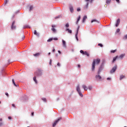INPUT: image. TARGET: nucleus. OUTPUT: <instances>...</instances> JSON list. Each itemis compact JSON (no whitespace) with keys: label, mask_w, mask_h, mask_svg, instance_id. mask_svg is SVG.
<instances>
[{"label":"nucleus","mask_w":127,"mask_h":127,"mask_svg":"<svg viewBox=\"0 0 127 127\" xmlns=\"http://www.w3.org/2000/svg\"><path fill=\"white\" fill-rule=\"evenodd\" d=\"M34 34H35V35H37V36H39V34L36 32V30H34Z\"/></svg>","instance_id":"obj_15"},{"label":"nucleus","mask_w":127,"mask_h":127,"mask_svg":"<svg viewBox=\"0 0 127 127\" xmlns=\"http://www.w3.org/2000/svg\"><path fill=\"white\" fill-rule=\"evenodd\" d=\"M0 104H1V102L0 101Z\"/></svg>","instance_id":"obj_62"},{"label":"nucleus","mask_w":127,"mask_h":127,"mask_svg":"<svg viewBox=\"0 0 127 127\" xmlns=\"http://www.w3.org/2000/svg\"><path fill=\"white\" fill-rule=\"evenodd\" d=\"M58 52L60 54H61V51H58Z\"/></svg>","instance_id":"obj_50"},{"label":"nucleus","mask_w":127,"mask_h":127,"mask_svg":"<svg viewBox=\"0 0 127 127\" xmlns=\"http://www.w3.org/2000/svg\"><path fill=\"white\" fill-rule=\"evenodd\" d=\"M127 127V126H125V127Z\"/></svg>","instance_id":"obj_64"},{"label":"nucleus","mask_w":127,"mask_h":127,"mask_svg":"<svg viewBox=\"0 0 127 127\" xmlns=\"http://www.w3.org/2000/svg\"><path fill=\"white\" fill-rule=\"evenodd\" d=\"M65 27H69V23H66V24H65Z\"/></svg>","instance_id":"obj_35"},{"label":"nucleus","mask_w":127,"mask_h":127,"mask_svg":"<svg viewBox=\"0 0 127 127\" xmlns=\"http://www.w3.org/2000/svg\"><path fill=\"white\" fill-rule=\"evenodd\" d=\"M107 80H111V78L108 77V78H107Z\"/></svg>","instance_id":"obj_55"},{"label":"nucleus","mask_w":127,"mask_h":127,"mask_svg":"<svg viewBox=\"0 0 127 127\" xmlns=\"http://www.w3.org/2000/svg\"><path fill=\"white\" fill-rule=\"evenodd\" d=\"M65 31H68V33H72V30L66 28Z\"/></svg>","instance_id":"obj_14"},{"label":"nucleus","mask_w":127,"mask_h":127,"mask_svg":"<svg viewBox=\"0 0 127 127\" xmlns=\"http://www.w3.org/2000/svg\"><path fill=\"white\" fill-rule=\"evenodd\" d=\"M100 62H101V60H100V59L93 60V63H92V68H91L92 71L95 70V67H96V65H99Z\"/></svg>","instance_id":"obj_1"},{"label":"nucleus","mask_w":127,"mask_h":127,"mask_svg":"<svg viewBox=\"0 0 127 127\" xmlns=\"http://www.w3.org/2000/svg\"><path fill=\"white\" fill-rule=\"evenodd\" d=\"M75 38L77 41H79V39L78 38V33H76L75 34Z\"/></svg>","instance_id":"obj_23"},{"label":"nucleus","mask_w":127,"mask_h":127,"mask_svg":"<svg viewBox=\"0 0 127 127\" xmlns=\"http://www.w3.org/2000/svg\"><path fill=\"white\" fill-rule=\"evenodd\" d=\"M13 85H14V86H15V87H17V86H18V84H15V82L14 83H13Z\"/></svg>","instance_id":"obj_42"},{"label":"nucleus","mask_w":127,"mask_h":127,"mask_svg":"<svg viewBox=\"0 0 127 127\" xmlns=\"http://www.w3.org/2000/svg\"><path fill=\"white\" fill-rule=\"evenodd\" d=\"M80 52L83 55H84V53H85V52H84V51H83V50H80Z\"/></svg>","instance_id":"obj_33"},{"label":"nucleus","mask_w":127,"mask_h":127,"mask_svg":"<svg viewBox=\"0 0 127 127\" xmlns=\"http://www.w3.org/2000/svg\"><path fill=\"white\" fill-rule=\"evenodd\" d=\"M101 71H102V68L100 67L98 70V74H100V73H101Z\"/></svg>","instance_id":"obj_31"},{"label":"nucleus","mask_w":127,"mask_h":127,"mask_svg":"<svg viewBox=\"0 0 127 127\" xmlns=\"http://www.w3.org/2000/svg\"><path fill=\"white\" fill-rule=\"evenodd\" d=\"M12 107H13L14 108H15V105H14V104H12Z\"/></svg>","instance_id":"obj_46"},{"label":"nucleus","mask_w":127,"mask_h":127,"mask_svg":"<svg viewBox=\"0 0 127 127\" xmlns=\"http://www.w3.org/2000/svg\"><path fill=\"white\" fill-rule=\"evenodd\" d=\"M83 55H87V56H90V54L88 53V52L85 51Z\"/></svg>","instance_id":"obj_21"},{"label":"nucleus","mask_w":127,"mask_h":127,"mask_svg":"<svg viewBox=\"0 0 127 127\" xmlns=\"http://www.w3.org/2000/svg\"><path fill=\"white\" fill-rule=\"evenodd\" d=\"M118 68V66L117 65H115L114 67L112 68V69L110 71V73L111 74H113V73H115L116 72V70Z\"/></svg>","instance_id":"obj_2"},{"label":"nucleus","mask_w":127,"mask_h":127,"mask_svg":"<svg viewBox=\"0 0 127 127\" xmlns=\"http://www.w3.org/2000/svg\"><path fill=\"white\" fill-rule=\"evenodd\" d=\"M98 46H100V47H103V45L102 44H98Z\"/></svg>","instance_id":"obj_38"},{"label":"nucleus","mask_w":127,"mask_h":127,"mask_svg":"<svg viewBox=\"0 0 127 127\" xmlns=\"http://www.w3.org/2000/svg\"><path fill=\"white\" fill-rule=\"evenodd\" d=\"M5 94L6 95V96L8 97V93H5Z\"/></svg>","instance_id":"obj_47"},{"label":"nucleus","mask_w":127,"mask_h":127,"mask_svg":"<svg viewBox=\"0 0 127 127\" xmlns=\"http://www.w3.org/2000/svg\"><path fill=\"white\" fill-rule=\"evenodd\" d=\"M78 68H80V67H81V65L78 64Z\"/></svg>","instance_id":"obj_54"},{"label":"nucleus","mask_w":127,"mask_h":127,"mask_svg":"<svg viewBox=\"0 0 127 127\" xmlns=\"http://www.w3.org/2000/svg\"><path fill=\"white\" fill-rule=\"evenodd\" d=\"M39 55H40V53H37L34 54V56H35V57H37V56H39Z\"/></svg>","instance_id":"obj_22"},{"label":"nucleus","mask_w":127,"mask_h":127,"mask_svg":"<svg viewBox=\"0 0 127 127\" xmlns=\"http://www.w3.org/2000/svg\"><path fill=\"white\" fill-rule=\"evenodd\" d=\"M53 40V38H50L49 40H47V42H51Z\"/></svg>","instance_id":"obj_24"},{"label":"nucleus","mask_w":127,"mask_h":127,"mask_svg":"<svg viewBox=\"0 0 127 127\" xmlns=\"http://www.w3.org/2000/svg\"><path fill=\"white\" fill-rule=\"evenodd\" d=\"M63 46L64 48H66V42L64 40H62Z\"/></svg>","instance_id":"obj_7"},{"label":"nucleus","mask_w":127,"mask_h":127,"mask_svg":"<svg viewBox=\"0 0 127 127\" xmlns=\"http://www.w3.org/2000/svg\"><path fill=\"white\" fill-rule=\"evenodd\" d=\"M93 0H91V1H90L91 3H92L93 2Z\"/></svg>","instance_id":"obj_58"},{"label":"nucleus","mask_w":127,"mask_h":127,"mask_svg":"<svg viewBox=\"0 0 127 127\" xmlns=\"http://www.w3.org/2000/svg\"><path fill=\"white\" fill-rule=\"evenodd\" d=\"M51 63H52V61H51V60L50 62V65H51Z\"/></svg>","instance_id":"obj_57"},{"label":"nucleus","mask_w":127,"mask_h":127,"mask_svg":"<svg viewBox=\"0 0 127 127\" xmlns=\"http://www.w3.org/2000/svg\"><path fill=\"white\" fill-rule=\"evenodd\" d=\"M61 120H62V118H60V119H59L57 121H56L53 124V127H55V126H56V125H57L58 122H59V121H60Z\"/></svg>","instance_id":"obj_4"},{"label":"nucleus","mask_w":127,"mask_h":127,"mask_svg":"<svg viewBox=\"0 0 127 127\" xmlns=\"http://www.w3.org/2000/svg\"><path fill=\"white\" fill-rule=\"evenodd\" d=\"M13 84H14L15 82H14V79H12Z\"/></svg>","instance_id":"obj_45"},{"label":"nucleus","mask_w":127,"mask_h":127,"mask_svg":"<svg viewBox=\"0 0 127 127\" xmlns=\"http://www.w3.org/2000/svg\"><path fill=\"white\" fill-rule=\"evenodd\" d=\"M120 30H120L119 28H118V29H117L116 32H117V33H119V32H120Z\"/></svg>","instance_id":"obj_32"},{"label":"nucleus","mask_w":127,"mask_h":127,"mask_svg":"<svg viewBox=\"0 0 127 127\" xmlns=\"http://www.w3.org/2000/svg\"><path fill=\"white\" fill-rule=\"evenodd\" d=\"M1 121H2V119L0 118V122H1Z\"/></svg>","instance_id":"obj_59"},{"label":"nucleus","mask_w":127,"mask_h":127,"mask_svg":"<svg viewBox=\"0 0 127 127\" xmlns=\"http://www.w3.org/2000/svg\"><path fill=\"white\" fill-rule=\"evenodd\" d=\"M24 38H25V36H24V35H23L22 38H20V40H23Z\"/></svg>","instance_id":"obj_27"},{"label":"nucleus","mask_w":127,"mask_h":127,"mask_svg":"<svg viewBox=\"0 0 127 127\" xmlns=\"http://www.w3.org/2000/svg\"><path fill=\"white\" fill-rule=\"evenodd\" d=\"M116 1L118 3H120V0H116Z\"/></svg>","instance_id":"obj_51"},{"label":"nucleus","mask_w":127,"mask_h":127,"mask_svg":"<svg viewBox=\"0 0 127 127\" xmlns=\"http://www.w3.org/2000/svg\"><path fill=\"white\" fill-rule=\"evenodd\" d=\"M78 94L80 96V97H83V94H82V92H81V91L78 92Z\"/></svg>","instance_id":"obj_26"},{"label":"nucleus","mask_w":127,"mask_h":127,"mask_svg":"<svg viewBox=\"0 0 127 127\" xmlns=\"http://www.w3.org/2000/svg\"><path fill=\"white\" fill-rule=\"evenodd\" d=\"M52 31H53V32H56V29H55V28H54V27H56V26L52 25Z\"/></svg>","instance_id":"obj_8"},{"label":"nucleus","mask_w":127,"mask_h":127,"mask_svg":"<svg viewBox=\"0 0 127 127\" xmlns=\"http://www.w3.org/2000/svg\"><path fill=\"white\" fill-rule=\"evenodd\" d=\"M31 115H32V116H34V112L32 113Z\"/></svg>","instance_id":"obj_53"},{"label":"nucleus","mask_w":127,"mask_h":127,"mask_svg":"<svg viewBox=\"0 0 127 127\" xmlns=\"http://www.w3.org/2000/svg\"><path fill=\"white\" fill-rule=\"evenodd\" d=\"M79 27H78V28H77V29L76 33H77V34H78V33H79Z\"/></svg>","instance_id":"obj_34"},{"label":"nucleus","mask_w":127,"mask_h":127,"mask_svg":"<svg viewBox=\"0 0 127 127\" xmlns=\"http://www.w3.org/2000/svg\"><path fill=\"white\" fill-rule=\"evenodd\" d=\"M7 2H8V1L7 0H5V1H4V4H6Z\"/></svg>","instance_id":"obj_36"},{"label":"nucleus","mask_w":127,"mask_h":127,"mask_svg":"<svg viewBox=\"0 0 127 127\" xmlns=\"http://www.w3.org/2000/svg\"><path fill=\"white\" fill-rule=\"evenodd\" d=\"M119 57L116 56V57L113 58V60L112 61L113 63H114V62H115V61H116V60H117V59H118Z\"/></svg>","instance_id":"obj_19"},{"label":"nucleus","mask_w":127,"mask_h":127,"mask_svg":"<svg viewBox=\"0 0 127 127\" xmlns=\"http://www.w3.org/2000/svg\"><path fill=\"white\" fill-rule=\"evenodd\" d=\"M115 52H117V49L111 51V53H115Z\"/></svg>","instance_id":"obj_25"},{"label":"nucleus","mask_w":127,"mask_h":127,"mask_svg":"<svg viewBox=\"0 0 127 127\" xmlns=\"http://www.w3.org/2000/svg\"><path fill=\"white\" fill-rule=\"evenodd\" d=\"M110 2H111V0H106V3L109 4V3H110Z\"/></svg>","instance_id":"obj_29"},{"label":"nucleus","mask_w":127,"mask_h":127,"mask_svg":"<svg viewBox=\"0 0 127 127\" xmlns=\"http://www.w3.org/2000/svg\"><path fill=\"white\" fill-rule=\"evenodd\" d=\"M27 27H24V28H26Z\"/></svg>","instance_id":"obj_63"},{"label":"nucleus","mask_w":127,"mask_h":127,"mask_svg":"<svg viewBox=\"0 0 127 127\" xmlns=\"http://www.w3.org/2000/svg\"><path fill=\"white\" fill-rule=\"evenodd\" d=\"M76 91L79 92H81V90H80V86L79 85H78L76 87Z\"/></svg>","instance_id":"obj_11"},{"label":"nucleus","mask_w":127,"mask_h":127,"mask_svg":"<svg viewBox=\"0 0 127 127\" xmlns=\"http://www.w3.org/2000/svg\"><path fill=\"white\" fill-rule=\"evenodd\" d=\"M82 88H83V89H84V90H85V91H88V87L87 86H86V85H83Z\"/></svg>","instance_id":"obj_9"},{"label":"nucleus","mask_w":127,"mask_h":127,"mask_svg":"<svg viewBox=\"0 0 127 127\" xmlns=\"http://www.w3.org/2000/svg\"><path fill=\"white\" fill-rule=\"evenodd\" d=\"M55 18H56V19L57 18H60V15H59V16L56 17Z\"/></svg>","instance_id":"obj_41"},{"label":"nucleus","mask_w":127,"mask_h":127,"mask_svg":"<svg viewBox=\"0 0 127 127\" xmlns=\"http://www.w3.org/2000/svg\"><path fill=\"white\" fill-rule=\"evenodd\" d=\"M69 9H70V10L71 12H74V9H73V6H69Z\"/></svg>","instance_id":"obj_13"},{"label":"nucleus","mask_w":127,"mask_h":127,"mask_svg":"<svg viewBox=\"0 0 127 127\" xmlns=\"http://www.w3.org/2000/svg\"><path fill=\"white\" fill-rule=\"evenodd\" d=\"M87 19V16H84L82 19V22L84 23L85 21H86V19Z\"/></svg>","instance_id":"obj_12"},{"label":"nucleus","mask_w":127,"mask_h":127,"mask_svg":"<svg viewBox=\"0 0 127 127\" xmlns=\"http://www.w3.org/2000/svg\"><path fill=\"white\" fill-rule=\"evenodd\" d=\"M124 39H127V34L124 36Z\"/></svg>","instance_id":"obj_37"},{"label":"nucleus","mask_w":127,"mask_h":127,"mask_svg":"<svg viewBox=\"0 0 127 127\" xmlns=\"http://www.w3.org/2000/svg\"><path fill=\"white\" fill-rule=\"evenodd\" d=\"M57 65L59 66H60V63H58L57 64Z\"/></svg>","instance_id":"obj_49"},{"label":"nucleus","mask_w":127,"mask_h":127,"mask_svg":"<svg viewBox=\"0 0 127 127\" xmlns=\"http://www.w3.org/2000/svg\"><path fill=\"white\" fill-rule=\"evenodd\" d=\"M124 56H125V54H122V55H120V56L119 57L120 59H123V58H124Z\"/></svg>","instance_id":"obj_17"},{"label":"nucleus","mask_w":127,"mask_h":127,"mask_svg":"<svg viewBox=\"0 0 127 127\" xmlns=\"http://www.w3.org/2000/svg\"><path fill=\"white\" fill-rule=\"evenodd\" d=\"M90 0H85V1H89Z\"/></svg>","instance_id":"obj_60"},{"label":"nucleus","mask_w":127,"mask_h":127,"mask_svg":"<svg viewBox=\"0 0 127 127\" xmlns=\"http://www.w3.org/2000/svg\"><path fill=\"white\" fill-rule=\"evenodd\" d=\"M121 23V19H118L116 21V27H118L119 25H120V23Z\"/></svg>","instance_id":"obj_5"},{"label":"nucleus","mask_w":127,"mask_h":127,"mask_svg":"<svg viewBox=\"0 0 127 127\" xmlns=\"http://www.w3.org/2000/svg\"><path fill=\"white\" fill-rule=\"evenodd\" d=\"M88 5H89V2H87L86 3V6L84 7V8H88Z\"/></svg>","instance_id":"obj_28"},{"label":"nucleus","mask_w":127,"mask_h":127,"mask_svg":"<svg viewBox=\"0 0 127 127\" xmlns=\"http://www.w3.org/2000/svg\"><path fill=\"white\" fill-rule=\"evenodd\" d=\"M33 9V6H30V11H31V10H32Z\"/></svg>","instance_id":"obj_30"},{"label":"nucleus","mask_w":127,"mask_h":127,"mask_svg":"<svg viewBox=\"0 0 127 127\" xmlns=\"http://www.w3.org/2000/svg\"><path fill=\"white\" fill-rule=\"evenodd\" d=\"M53 40H58V39L57 38H54L53 39Z\"/></svg>","instance_id":"obj_43"},{"label":"nucleus","mask_w":127,"mask_h":127,"mask_svg":"<svg viewBox=\"0 0 127 127\" xmlns=\"http://www.w3.org/2000/svg\"><path fill=\"white\" fill-rule=\"evenodd\" d=\"M81 10V9L80 8H78L77 9V11H80Z\"/></svg>","instance_id":"obj_44"},{"label":"nucleus","mask_w":127,"mask_h":127,"mask_svg":"<svg viewBox=\"0 0 127 127\" xmlns=\"http://www.w3.org/2000/svg\"><path fill=\"white\" fill-rule=\"evenodd\" d=\"M36 76H39V74L37 72L35 73V76L33 77V80L35 82L36 84H37V80H36Z\"/></svg>","instance_id":"obj_3"},{"label":"nucleus","mask_w":127,"mask_h":127,"mask_svg":"<svg viewBox=\"0 0 127 127\" xmlns=\"http://www.w3.org/2000/svg\"><path fill=\"white\" fill-rule=\"evenodd\" d=\"M50 54H51V53H49V55H50Z\"/></svg>","instance_id":"obj_61"},{"label":"nucleus","mask_w":127,"mask_h":127,"mask_svg":"<svg viewBox=\"0 0 127 127\" xmlns=\"http://www.w3.org/2000/svg\"><path fill=\"white\" fill-rule=\"evenodd\" d=\"M2 126V123H0V126Z\"/></svg>","instance_id":"obj_56"},{"label":"nucleus","mask_w":127,"mask_h":127,"mask_svg":"<svg viewBox=\"0 0 127 127\" xmlns=\"http://www.w3.org/2000/svg\"><path fill=\"white\" fill-rule=\"evenodd\" d=\"M96 79H98V80H101L102 79V77H101V76H100V75H96Z\"/></svg>","instance_id":"obj_16"},{"label":"nucleus","mask_w":127,"mask_h":127,"mask_svg":"<svg viewBox=\"0 0 127 127\" xmlns=\"http://www.w3.org/2000/svg\"><path fill=\"white\" fill-rule=\"evenodd\" d=\"M14 24H15V21H13V22L12 23L11 29H15L16 26H14Z\"/></svg>","instance_id":"obj_6"},{"label":"nucleus","mask_w":127,"mask_h":127,"mask_svg":"<svg viewBox=\"0 0 127 127\" xmlns=\"http://www.w3.org/2000/svg\"><path fill=\"white\" fill-rule=\"evenodd\" d=\"M92 86H89L88 87V89H89V90H91L92 89Z\"/></svg>","instance_id":"obj_40"},{"label":"nucleus","mask_w":127,"mask_h":127,"mask_svg":"<svg viewBox=\"0 0 127 127\" xmlns=\"http://www.w3.org/2000/svg\"><path fill=\"white\" fill-rule=\"evenodd\" d=\"M42 100L44 101V102H46V98H42Z\"/></svg>","instance_id":"obj_39"},{"label":"nucleus","mask_w":127,"mask_h":127,"mask_svg":"<svg viewBox=\"0 0 127 127\" xmlns=\"http://www.w3.org/2000/svg\"><path fill=\"white\" fill-rule=\"evenodd\" d=\"M8 119L9 120H11V117L9 116V117H8Z\"/></svg>","instance_id":"obj_48"},{"label":"nucleus","mask_w":127,"mask_h":127,"mask_svg":"<svg viewBox=\"0 0 127 127\" xmlns=\"http://www.w3.org/2000/svg\"><path fill=\"white\" fill-rule=\"evenodd\" d=\"M124 78H126V76L124 75H122L120 77V80H123Z\"/></svg>","instance_id":"obj_18"},{"label":"nucleus","mask_w":127,"mask_h":127,"mask_svg":"<svg viewBox=\"0 0 127 127\" xmlns=\"http://www.w3.org/2000/svg\"><path fill=\"white\" fill-rule=\"evenodd\" d=\"M80 19H81V16H79L78 18H77L76 23V24H78V22H79V21H80Z\"/></svg>","instance_id":"obj_20"},{"label":"nucleus","mask_w":127,"mask_h":127,"mask_svg":"<svg viewBox=\"0 0 127 127\" xmlns=\"http://www.w3.org/2000/svg\"><path fill=\"white\" fill-rule=\"evenodd\" d=\"M93 22H97L98 23H100V21H98L96 19H94L91 21V23H93Z\"/></svg>","instance_id":"obj_10"},{"label":"nucleus","mask_w":127,"mask_h":127,"mask_svg":"<svg viewBox=\"0 0 127 127\" xmlns=\"http://www.w3.org/2000/svg\"><path fill=\"white\" fill-rule=\"evenodd\" d=\"M53 52H55V49H53Z\"/></svg>","instance_id":"obj_52"}]
</instances>
